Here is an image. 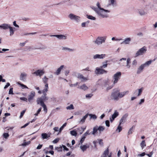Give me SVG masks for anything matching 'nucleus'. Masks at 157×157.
<instances>
[{
	"mask_svg": "<svg viewBox=\"0 0 157 157\" xmlns=\"http://www.w3.org/2000/svg\"><path fill=\"white\" fill-rule=\"evenodd\" d=\"M0 28L3 30H6L9 29L10 36H13L15 31V28L11 26L10 24L3 23L0 25Z\"/></svg>",
	"mask_w": 157,
	"mask_h": 157,
	"instance_id": "nucleus-1",
	"label": "nucleus"
},
{
	"mask_svg": "<svg viewBox=\"0 0 157 157\" xmlns=\"http://www.w3.org/2000/svg\"><path fill=\"white\" fill-rule=\"evenodd\" d=\"M106 39V36H99L97 37L93 42L96 45L99 46L104 43Z\"/></svg>",
	"mask_w": 157,
	"mask_h": 157,
	"instance_id": "nucleus-2",
	"label": "nucleus"
},
{
	"mask_svg": "<svg viewBox=\"0 0 157 157\" xmlns=\"http://www.w3.org/2000/svg\"><path fill=\"white\" fill-rule=\"evenodd\" d=\"M96 13L99 16L103 18H106L109 17V13H110V11L109 10H105L103 8L99 11H96Z\"/></svg>",
	"mask_w": 157,
	"mask_h": 157,
	"instance_id": "nucleus-3",
	"label": "nucleus"
},
{
	"mask_svg": "<svg viewBox=\"0 0 157 157\" xmlns=\"http://www.w3.org/2000/svg\"><path fill=\"white\" fill-rule=\"evenodd\" d=\"M113 81H111L109 79L105 80L103 81V84L102 86L105 87L107 90H109L112 89L114 86L115 84H114Z\"/></svg>",
	"mask_w": 157,
	"mask_h": 157,
	"instance_id": "nucleus-4",
	"label": "nucleus"
},
{
	"mask_svg": "<svg viewBox=\"0 0 157 157\" xmlns=\"http://www.w3.org/2000/svg\"><path fill=\"white\" fill-rule=\"evenodd\" d=\"M105 129V128L103 126L97 125L94 126L93 128V131L91 132V134L94 136L96 135L98 133V131L99 132V134H101V132H102Z\"/></svg>",
	"mask_w": 157,
	"mask_h": 157,
	"instance_id": "nucleus-5",
	"label": "nucleus"
},
{
	"mask_svg": "<svg viewBox=\"0 0 157 157\" xmlns=\"http://www.w3.org/2000/svg\"><path fill=\"white\" fill-rule=\"evenodd\" d=\"M68 17L70 20L74 21L77 23H79L81 21L80 17L73 13L69 14L68 15Z\"/></svg>",
	"mask_w": 157,
	"mask_h": 157,
	"instance_id": "nucleus-6",
	"label": "nucleus"
},
{
	"mask_svg": "<svg viewBox=\"0 0 157 157\" xmlns=\"http://www.w3.org/2000/svg\"><path fill=\"white\" fill-rule=\"evenodd\" d=\"M47 94H43V95L40 98H37L36 102L37 104L44 103V101L48 99V97L46 96Z\"/></svg>",
	"mask_w": 157,
	"mask_h": 157,
	"instance_id": "nucleus-7",
	"label": "nucleus"
},
{
	"mask_svg": "<svg viewBox=\"0 0 157 157\" xmlns=\"http://www.w3.org/2000/svg\"><path fill=\"white\" fill-rule=\"evenodd\" d=\"M121 73L120 72H117L113 76V80L114 84L117 83L118 80L120 79L121 76Z\"/></svg>",
	"mask_w": 157,
	"mask_h": 157,
	"instance_id": "nucleus-8",
	"label": "nucleus"
},
{
	"mask_svg": "<svg viewBox=\"0 0 157 157\" xmlns=\"http://www.w3.org/2000/svg\"><path fill=\"white\" fill-rule=\"evenodd\" d=\"M147 50V48L145 46L143 47L137 51L135 54V57H137L138 56L143 55L146 52Z\"/></svg>",
	"mask_w": 157,
	"mask_h": 157,
	"instance_id": "nucleus-9",
	"label": "nucleus"
},
{
	"mask_svg": "<svg viewBox=\"0 0 157 157\" xmlns=\"http://www.w3.org/2000/svg\"><path fill=\"white\" fill-rule=\"evenodd\" d=\"M112 100L117 101L119 99L118 95V90H116L111 93L110 97Z\"/></svg>",
	"mask_w": 157,
	"mask_h": 157,
	"instance_id": "nucleus-10",
	"label": "nucleus"
},
{
	"mask_svg": "<svg viewBox=\"0 0 157 157\" xmlns=\"http://www.w3.org/2000/svg\"><path fill=\"white\" fill-rule=\"evenodd\" d=\"M107 71L105 70L102 69L100 67H96L95 71V73L97 75L102 74L104 73H106Z\"/></svg>",
	"mask_w": 157,
	"mask_h": 157,
	"instance_id": "nucleus-11",
	"label": "nucleus"
},
{
	"mask_svg": "<svg viewBox=\"0 0 157 157\" xmlns=\"http://www.w3.org/2000/svg\"><path fill=\"white\" fill-rule=\"evenodd\" d=\"M45 72L43 69H38L35 72L32 73L33 74L35 75L36 76H39L40 77Z\"/></svg>",
	"mask_w": 157,
	"mask_h": 157,
	"instance_id": "nucleus-12",
	"label": "nucleus"
},
{
	"mask_svg": "<svg viewBox=\"0 0 157 157\" xmlns=\"http://www.w3.org/2000/svg\"><path fill=\"white\" fill-rule=\"evenodd\" d=\"M51 36L56 37L59 40H65L67 38V35H53L50 36Z\"/></svg>",
	"mask_w": 157,
	"mask_h": 157,
	"instance_id": "nucleus-13",
	"label": "nucleus"
},
{
	"mask_svg": "<svg viewBox=\"0 0 157 157\" xmlns=\"http://www.w3.org/2000/svg\"><path fill=\"white\" fill-rule=\"evenodd\" d=\"M35 93L34 91H31L30 94L28 96V100L29 102H31L32 100L33 99L34 97L35 96Z\"/></svg>",
	"mask_w": 157,
	"mask_h": 157,
	"instance_id": "nucleus-14",
	"label": "nucleus"
},
{
	"mask_svg": "<svg viewBox=\"0 0 157 157\" xmlns=\"http://www.w3.org/2000/svg\"><path fill=\"white\" fill-rule=\"evenodd\" d=\"M144 90V88L141 87L140 89H138L136 90L133 92V94L135 95H136L137 96H140Z\"/></svg>",
	"mask_w": 157,
	"mask_h": 157,
	"instance_id": "nucleus-15",
	"label": "nucleus"
},
{
	"mask_svg": "<svg viewBox=\"0 0 157 157\" xmlns=\"http://www.w3.org/2000/svg\"><path fill=\"white\" fill-rule=\"evenodd\" d=\"M77 78L80 79L81 82H86L88 80L87 77H84L80 73L78 74Z\"/></svg>",
	"mask_w": 157,
	"mask_h": 157,
	"instance_id": "nucleus-16",
	"label": "nucleus"
},
{
	"mask_svg": "<svg viewBox=\"0 0 157 157\" xmlns=\"http://www.w3.org/2000/svg\"><path fill=\"white\" fill-rule=\"evenodd\" d=\"M106 55L105 54H97L94 55L93 56V58L94 59H102L105 58Z\"/></svg>",
	"mask_w": 157,
	"mask_h": 157,
	"instance_id": "nucleus-17",
	"label": "nucleus"
},
{
	"mask_svg": "<svg viewBox=\"0 0 157 157\" xmlns=\"http://www.w3.org/2000/svg\"><path fill=\"white\" fill-rule=\"evenodd\" d=\"M96 6H97L98 8H96L94 6H92L91 7V8L94 10L96 13L97 12L96 11H99L101 9H102L103 8H101V5L99 2H98L96 4Z\"/></svg>",
	"mask_w": 157,
	"mask_h": 157,
	"instance_id": "nucleus-18",
	"label": "nucleus"
},
{
	"mask_svg": "<svg viewBox=\"0 0 157 157\" xmlns=\"http://www.w3.org/2000/svg\"><path fill=\"white\" fill-rule=\"evenodd\" d=\"M119 115V113L117 110H115L114 113L112 115L111 117L110 118V121L112 122L114 119Z\"/></svg>",
	"mask_w": 157,
	"mask_h": 157,
	"instance_id": "nucleus-19",
	"label": "nucleus"
},
{
	"mask_svg": "<svg viewBox=\"0 0 157 157\" xmlns=\"http://www.w3.org/2000/svg\"><path fill=\"white\" fill-rule=\"evenodd\" d=\"M128 116V114H125L124 115L120 120L119 122L120 125L123 124L126 120V118Z\"/></svg>",
	"mask_w": 157,
	"mask_h": 157,
	"instance_id": "nucleus-20",
	"label": "nucleus"
},
{
	"mask_svg": "<svg viewBox=\"0 0 157 157\" xmlns=\"http://www.w3.org/2000/svg\"><path fill=\"white\" fill-rule=\"evenodd\" d=\"M117 5V2L116 0H109V3L107 5V6L109 7L111 5L113 6H115Z\"/></svg>",
	"mask_w": 157,
	"mask_h": 157,
	"instance_id": "nucleus-21",
	"label": "nucleus"
},
{
	"mask_svg": "<svg viewBox=\"0 0 157 157\" xmlns=\"http://www.w3.org/2000/svg\"><path fill=\"white\" fill-rule=\"evenodd\" d=\"M129 93L128 91H124L121 92H119L118 90V98H121L124 97L125 95L128 94Z\"/></svg>",
	"mask_w": 157,
	"mask_h": 157,
	"instance_id": "nucleus-22",
	"label": "nucleus"
},
{
	"mask_svg": "<svg viewBox=\"0 0 157 157\" xmlns=\"http://www.w3.org/2000/svg\"><path fill=\"white\" fill-rule=\"evenodd\" d=\"M27 76V75L25 73H21L20 76V79L21 81H25L26 79Z\"/></svg>",
	"mask_w": 157,
	"mask_h": 157,
	"instance_id": "nucleus-23",
	"label": "nucleus"
},
{
	"mask_svg": "<svg viewBox=\"0 0 157 157\" xmlns=\"http://www.w3.org/2000/svg\"><path fill=\"white\" fill-rule=\"evenodd\" d=\"M80 149L83 152H84L86 151L87 148L89 147V146L87 144L85 145L81 144L80 147Z\"/></svg>",
	"mask_w": 157,
	"mask_h": 157,
	"instance_id": "nucleus-24",
	"label": "nucleus"
},
{
	"mask_svg": "<svg viewBox=\"0 0 157 157\" xmlns=\"http://www.w3.org/2000/svg\"><path fill=\"white\" fill-rule=\"evenodd\" d=\"M145 67L144 65L142 64L138 68L137 71V74H139L143 71V70Z\"/></svg>",
	"mask_w": 157,
	"mask_h": 157,
	"instance_id": "nucleus-25",
	"label": "nucleus"
},
{
	"mask_svg": "<svg viewBox=\"0 0 157 157\" xmlns=\"http://www.w3.org/2000/svg\"><path fill=\"white\" fill-rule=\"evenodd\" d=\"M78 88L79 89L84 91L88 89V87L85 84H83L82 85L78 87Z\"/></svg>",
	"mask_w": 157,
	"mask_h": 157,
	"instance_id": "nucleus-26",
	"label": "nucleus"
},
{
	"mask_svg": "<svg viewBox=\"0 0 157 157\" xmlns=\"http://www.w3.org/2000/svg\"><path fill=\"white\" fill-rule=\"evenodd\" d=\"M48 83H46L45 85V87L44 89L42 90V92L43 94H47L46 93L48 91Z\"/></svg>",
	"mask_w": 157,
	"mask_h": 157,
	"instance_id": "nucleus-27",
	"label": "nucleus"
},
{
	"mask_svg": "<svg viewBox=\"0 0 157 157\" xmlns=\"http://www.w3.org/2000/svg\"><path fill=\"white\" fill-rule=\"evenodd\" d=\"M131 40V39L130 37L126 38L124 39V40L121 43V44H129Z\"/></svg>",
	"mask_w": 157,
	"mask_h": 157,
	"instance_id": "nucleus-28",
	"label": "nucleus"
},
{
	"mask_svg": "<svg viewBox=\"0 0 157 157\" xmlns=\"http://www.w3.org/2000/svg\"><path fill=\"white\" fill-rule=\"evenodd\" d=\"M137 12L141 15H145L146 13L143 10L141 9H138L137 10Z\"/></svg>",
	"mask_w": 157,
	"mask_h": 157,
	"instance_id": "nucleus-29",
	"label": "nucleus"
},
{
	"mask_svg": "<svg viewBox=\"0 0 157 157\" xmlns=\"http://www.w3.org/2000/svg\"><path fill=\"white\" fill-rule=\"evenodd\" d=\"M64 66L63 65L61 66L56 71L55 74L57 75H59L60 73L61 70L63 68Z\"/></svg>",
	"mask_w": 157,
	"mask_h": 157,
	"instance_id": "nucleus-30",
	"label": "nucleus"
},
{
	"mask_svg": "<svg viewBox=\"0 0 157 157\" xmlns=\"http://www.w3.org/2000/svg\"><path fill=\"white\" fill-rule=\"evenodd\" d=\"M88 115V114H87L85 116L83 117L79 121V123H81L82 124L83 123L85 122L86 119Z\"/></svg>",
	"mask_w": 157,
	"mask_h": 157,
	"instance_id": "nucleus-31",
	"label": "nucleus"
},
{
	"mask_svg": "<svg viewBox=\"0 0 157 157\" xmlns=\"http://www.w3.org/2000/svg\"><path fill=\"white\" fill-rule=\"evenodd\" d=\"M62 50L67 51L69 52H72L74 51V49H71L65 47H63Z\"/></svg>",
	"mask_w": 157,
	"mask_h": 157,
	"instance_id": "nucleus-32",
	"label": "nucleus"
},
{
	"mask_svg": "<svg viewBox=\"0 0 157 157\" xmlns=\"http://www.w3.org/2000/svg\"><path fill=\"white\" fill-rule=\"evenodd\" d=\"M27 49V50H28L29 51H30L32 50H34L35 49H44L43 48H32V47L30 46H28L26 47Z\"/></svg>",
	"mask_w": 157,
	"mask_h": 157,
	"instance_id": "nucleus-33",
	"label": "nucleus"
},
{
	"mask_svg": "<svg viewBox=\"0 0 157 157\" xmlns=\"http://www.w3.org/2000/svg\"><path fill=\"white\" fill-rule=\"evenodd\" d=\"M42 139H48L50 136H48V134L46 133H43L41 134Z\"/></svg>",
	"mask_w": 157,
	"mask_h": 157,
	"instance_id": "nucleus-34",
	"label": "nucleus"
},
{
	"mask_svg": "<svg viewBox=\"0 0 157 157\" xmlns=\"http://www.w3.org/2000/svg\"><path fill=\"white\" fill-rule=\"evenodd\" d=\"M127 60V64H130V59L129 58H128L126 59V58H123L120 59V61H121L122 60L126 61Z\"/></svg>",
	"mask_w": 157,
	"mask_h": 157,
	"instance_id": "nucleus-35",
	"label": "nucleus"
},
{
	"mask_svg": "<svg viewBox=\"0 0 157 157\" xmlns=\"http://www.w3.org/2000/svg\"><path fill=\"white\" fill-rule=\"evenodd\" d=\"M109 151L108 149H106L104 152V153L101 155V157H106V155H108L109 153Z\"/></svg>",
	"mask_w": 157,
	"mask_h": 157,
	"instance_id": "nucleus-36",
	"label": "nucleus"
},
{
	"mask_svg": "<svg viewBox=\"0 0 157 157\" xmlns=\"http://www.w3.org/2000/svg\"><path fill=\"white\" fill-rule=\"evenodd\" d=\"M70 133L72 136H75L77 135V132L75 129L71 131Z\"/></svg>",
	"mask_w": 157,
	"mask_h": 157,
	"instance_id": "nucleus-37",
	"label": "nucleus"
},
{
	"mask_svg": "<svg viewBox=\"0 0 157 157\" xmlns=\"http://www.w3.org/2000/svg\"><path fill=\"white\" fill-rule=\"evenodd\" d=\"M40 105L43 107L44 109V110L45 113L47 112V109L46 105L44 103L40 104Z\"/></svg>",
	"mask_w": 157,
	"mask_h": 157,
	"instance_id": "nucleus-38",
	"label": "nucleus"
},
{
	"mask_svg": "<svg viewBox=\"0 0 157 157\" xmlns=\"http://www.w3.org/2000/svg\"><path fill=\"white\" fill-rule=\"evenodd\" d=\"M152 62V60H149V61H147V62H146L144 63L143 64L144 65V66L145 67H147V66H148L150 64H151Z\"/></svg>",
	"mask_w": 157,
	"mask_h": 157,
	"instance_id": "nucleus-39",
	"label": "nucleus"
},
{
	"mask_svg": "<svg viewBox=\"0 0 157 157\" xmlns=\"http://www.w3.org/2000/svg\"><path fill=\"white\" fill-rule=\"evenodd\" d=\"M140 146H141L142 149H143V148L146 146V143L145 140H143L140 144Z\"/></svg>",
	"mask_w": 157,
	"mask_h": 157,
	"instance_id": "nucleus-40",
	"label": "nucleus"
},
{
	"mask_svg": "<svg viewBox=\"0 0 157 157\" xmlns=\"http://www.w3.org/2000/svg\"><path fill=\"white\" fill-rule=\"evenodd\" d=\"M107 61H106L105 62L103 63V64L102 66H100V67L101 68H105L107 67Z\"/></svg>",
	"mask_w": 157,
	"mask_h": 157,
	"instance_id": "nucleus-41",
	"label": "nucleus"
},
{
	"mask_svg": "<svg viewBox=\"0 0 157 157\" xmlns=\"http://www.w3.org/2000/svg\"><path fill=\"white\" fill-rule=\"evenodd\" d=\"M85 138L86 137L82 135V136L80 141L79 144H82L83 142H84L85 140Z\"/></svg>",
	"mask_w": 157,
	"mask_h": 157,
	"instance_id": "nucleus-42",
	"label": "nucleus"
},
{
	"mask_svg": "<svg viewBox=\"0 0 157 157\" xmlns=\"http://www.w3.org/2000/svg\"><path fill=\"white\" fill-rule=\"evenodd\" d=\"M66 108L68 110H71L74 109V108L73 104H71L70 105L66 107Z\"/></svg>",
	"mask_w": 157,
	"mask_h": 157,
	"instance_id": "nucleus-43",
	"label": "nucleus"
},
{
	"mask_svg": "<svg viewBox=\"0 0 157 157\" xmlns=\"http://www.w3.org/2000/svg\"><path fill=\"white\" fill-rule=\"evenodd\" d=\"M86 17L88 19L90 20H94L96 19V18L94 17L91 15H87Z\"/></svg>",
	"mask_w": 157,
	"mask_h": 157,
	"instance_id": "nucleus-44",
	"label": "nucleus"
},
{
	"mask_svg": "<svg viewBox=\"0 0 157 157\" xmlns=\"http://www.w3.org/2000/svg\"><path fill=\"white\" fill-rule=\"evenodd\" d=\"M88 115H89V116L90 117V118H92L95 120L97 118V116L94 114H88Z\"/></svg>",
	"mask_w": 157,
	"mask_h": 157,
	"instance_id": "nucleus-45",
	"label": "nucleus"
},
{
	"mask_svg": "<svg viewBox=\"0 0 157 157\" xmlns=\"http://www.w3.org/2000/svg\"><path fill=\"white\" fill-rule=\"evenodd\" d=\"M90 130H87V131L83 135V136L86 137L88 135H90L91 134V132H90Z\"/></svg>",
	"mask_w": 157,
	"mask_h": 157,
	"instance_id": "nucleus-46",
	"label": "nucleus"
},
{
	"mask_svg": "<svg viewBox=\"0 0 157 157\" xmlns=\"http://www.w3.org/2000/svg\"><path fill=\"white\" fill-rule=\"evenodd\" d=\"M89 23V21H86L83 22L81 24V26L82 27H85L86 25H87Z\"/></svg>",
	"mask_w": 157,
	"mask_h": 157,
	"instance_id": "nucleus-47",
	"label": "nucleus"
},
{
	"mask_svg": "<svg viewBox=\"0 0 157 157\" xmlns=\"http://www.w3.org/2000/svg\"><path fill=\"white\" fill-rule=\"evenodd\" d=\"M82 127L80 128H77V131L80 134H82L83 132V131H82Z\"/></svg>",
	"mask_w": 157,
	"mask_h": 157,
	"instance_id": "nucleus-48",
	"label": "nucleus"
},
{
	"mask_svg": "<svg viewBox=\"0 0 157 157\" xmlns=\"http://www.w3.org/2000/svg\"><path fill=\"white\" fill-rule=\"evenodd\" d=\"M67 124V123H65L63 124V125L59 129V132H60L61 131L63 130L64 127H65Z\"/></svg>",
	"mask_w": 157,
	"mask_h": 157,
	"instance_id": "nucleus-49",
	"label": "nucleus"
},
{
	"mask_svg": "<svg viewBox=\"0 0 157 157\" xmlns=\"http://www.w3.org/2000/svg\"><path fill=\"white\" fill-rule=\"evenodd\" d=\"M48 78H47L45 76L44 78H43V80L45 84L47 83V82H48Z\"/></svg>",
	"mask_w": 157,
	"mask_h": 157,
	"instance_id": "nucleus-50",
	"label": "nucleus"
},
{
	"mask_svg": "<svg viewBox=\"0 0 157 157\" xmlns=\"http://www.w3.org/2000/svg\"><path fill=\"white\" fill-rule=\"evenodd\" d=\"M93 96V94L90 93L87 94L86 95V97L87 98H90Z\"/></svg>",
	"mask_w": 157,
	"mask_h": 157,
	"instance_id": "nucleus-51",
	"label": "nucleus"
},
{
	"mask_svg": "<svg viewBox=\"0 0 157 157\" xmlns=\"http://www.w3.org/2000/svg\"><path fill=\"white\" fill-rule=\"evenodd\" d=\"M55 150L58 151H62V147H56Z\"/></svg>",
	"mask_w": 157,
	"mask_h": 157,
	"instance_id": "nucleus-52",
	"label": "nucleus"
},
{
	"mask_svg": "<svg viewBox=\"0 0 157 157\" xmlns=\"http://www.w3.org/2000/svg\"><path fill=\"white\" fill-rule=\"evenodd\" d=\"M25 111H26V109L23 110L21 112V114H20V117H19L21 119V118L23 116L24 114L25 113Z\"/></svg>",
	"mask_w": 157,
	"mask_h": 157,
	"instance_id": "nucleus-53",
	"label": "nucleus"
},
{
	"mask_svg": "<svg viewBox=\"0 0 157 157\" xmlns=\"http://www.w3.org/2000/svg\"><path fill=\"white\" fill-rule=\"evenodd\" d=\"M9 136V135L7 133H4L3 134V136L5 139H7Z\"/></svg>",
	"mask_w": 157,
	"mask_h": 157,
	"instance_id": "nucleus-54",
	"label": "nucleus"
},
{
	"mask_svg": "<svg viewBox=\"0 0 157 157\" xmlns=\"http://www.w3.org/2000/svg\"><path fill=\"white\" fill-rule=\"evenodd\" d=\"M19 84L21 86L22 89L25 88L28 89V88L26 85H25L21 83H19Z\"/></svg>",
	"mask_w": 157,
	"mask_h": 157,
	"instance_id": "nucleus-55",
	"label": "nucleus"
},
{
	"mask_svg": "<svg viewBox=\"0 0 157 157\" xmlns=\"http://www.w3.org/2000/svg\"><path fill=\"white\" fill-rule=\"evenodd\" d=\"M59 140V139L58 138H56L54 140H53L52 142L53 144H56L58 142Z\"/></svg>",
	"mask_w": 157,
	"mask_h": 157,
	"instance_id": "nucleus-56",
	"label": "nucleus"
},
{
	"mask_svg": "<svg viewBox=\"0 0 157 157\" xmlns=\"http://www.w3.org/2000/svg\"><path fill=\"white\" fill-rule=\"evenodd\" d=\"M78 84V82H76L74 84H70V86L71 87H73L77 86Z\"/></svg>",
	"mask_w": 157,
	"mask_h": 157,
	"instance_id": "nucleus-57",
	"label": "nucleus"
},
{
	"mask_svg": "<svg viewBox=\"0 0 157 157\" xmlns=\"http://www.w3.org/2000/svg\"><path fill=\"white\" fill-rule=\"evenodd\" d=\"M121 125H120V124H119L118 127L117 128V130H118V132H120L122 129V128L121 126H120Z\"/></svg>",
	"mask_w": 157,
	"mask_h": 157,
	"instance_id": "nucleus-58",
	"label": "nucleus"
},
{
	"mask_svg": "<svg viewBox=\"0 0 157 157\" xmlns=\"http://www.w3.org/2000/svg\"><path fill=\"white\" fill-rule=\"evenodd\" d=\"M145 100L144 99H142L140 100L138 104L139 105H141L142 103L144 102Z\"/></svg>",
	"mask_w": 157,
	"mask_h": 157,
	"instance_id": "nucleus-59",
	"label": "nucleus"
},
{
	"mask_svg": "<svg viewBox=\"0 0 157 157\" xmlns=\"http://www.w3.org/2000/svg\"><path fill=\"white\" fill-rule=\"evenodd\" d=\"M137 64V62L136 60H134L132 62V64L133 65L136 66Z\"/></svg>",
	"mask_w": 157,
	"mask_h": 157,
	"instance_id": "nucleus-60",
	"label": "nucleus"
},
{
	"mask_svg": "<svg viewBox=\"0 0 157 157\" xmlns=\"http://www.w3.org/2000/svg\"><path fill=\"white\" fill-rule=\"evenodd\" d=\"M13 88H10L9 90V94H13Z\"/></svg>",
	"mask_w": 157,
	"mask_h": 157,
	"instance_id": "nucleus-61",
	"label": "nucleus"
},
{
	"mask_svg": "<svg viewBox=\"0 0 157 157\" xmlns=\"http://www.w3.org/2000/svg\"><path fill=\"white\" fill-rule=\"evenodd\" d=\"M13 25L15 27L19 28V26L17 24H16V21H14L13 22Z\"/></svg>",
	"mask_w": 157,
	"mask_h": 157,
	"instance_id": "nucleus-62",
	"label": "nucleus"
},
{
	"mask_svg": "<svg viewBox=\"0 0 157 157\" xmlns=\"http://www.w3.org/2000/svg\"><path fill=\"white\" fill-rule=\"evenodd\" d=\"M20 99L21 100L23 101H27V99L25 98V97H21L20 98Z\"/></svg>",
	"mask_w": 157,
	"mask_h": 157,
	"instance_id": "nucleus-63",
	"label": "nucleus"
},
{
	"mask_svg": "<svg viewBox=\"0 0 157 157\" xmlns=\"http://www.w3.org/2000/svg\"><path fill=\"white\" fill-rule=\"evenodd\" d=\"M106 125L109 127L110 126L109 122L108 120H106L105 121Z\"/></svg>",
	"mask_w": 157,
	"mask_h": 157,
	"instance_id": "nucleus-64",
	"label": "nucleus"
}]
</instances>
